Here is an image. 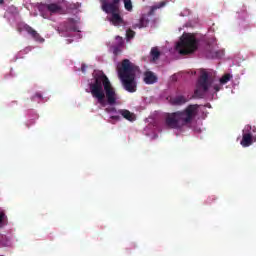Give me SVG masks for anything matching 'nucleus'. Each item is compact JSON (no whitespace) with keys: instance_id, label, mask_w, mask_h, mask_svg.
I'll return each instance as SVG.
<instances>
[{"instance_id":"nucleus-1","label":"nucleus","mask_w":256,"mask_h":256,"mask_svg":"<svg viewBox=\"0 0 256 256\" xmlns=\"http://www.w3.org/2000/svg\"><path fill=\"white\" fill-rule=\"evenodd\" d=\"M94 81L90 83V91L92 97L97 99L102 107H106L107 103L110 107H106V113H119L113 105L117 103L118 95L113 87L109 77L103 72L93 73ZM105 97L107 102L105 101Z\"/></svg>"},{"instance_id":"nucleus-2","label":"nucleus","mask_w":256,"mask_h":256,"mask_svg":"<svg viewBox=\"0 0 256 256\" xmlns=\"http://www.w3.org/2000/svg\"><path fill=\"white\" fill-rule=\"evenodd\" d=\"M199 105H188L183 111L167 113L165 115V125L168 129H182L186 125H191L197 117Z\"/></svg>"},{"instance_id":"nucleus-3","label":"nucleus","mask_w":256,"mask_h":256,"mask_svg":"<svg viewBox=\"0 0 256 256\" xmlns=\"http://www.w3.org/2000/svg\"><path fill=\"white\" fill-rule=\"evenodd\" d=\"M139 71V67L132 63L130 59H123L121 64L117 66L118 77L121 80L124 89L128 91V93H136V75Z\"/></svg>"},{"instance_id":"nucleus-4","label":"nucleus","mask_w":256,"mask_h":256,"mask_svg":"<svg viewBox=\"0 0 256 256\" xmlns=\"http://www.w3.org/2000/svg\"><path fill=\"white\" fill-rule=\"evenodd\" d=\"M120 2L121 0L102 1V10L106 13H111L110 21L113 25H123L125 23L120 13Z\"/></svg>"},{"instance_id":"nucleus-5","label":"nucleus","mask_w":256,"mask_h":256,"mask_svg":"<svg viewBox=\"0 0 256 256\" xmlns=\"http://www.w3.org/2000/svg\"><path fill=\"white\" fill-rule=\"evenodd\" d=\"M176 49L181 55H189V53H194L198 49V41L195 35L191 33H183L176 45Z\"/></svg>"},{"instance_id":"nucleus-6","label":"nucleus","mask_w":256,"mask_h":256,"mask_svg":"<svg viewBox=\"0 0 256 256\" xmlns=\"http://www.w3.org/2000/svg\"><path fill=\"white\" fill-rule=\"evenodd\" d=\"M211 85L212 81H210L208 71H206V69H201L194 91V97L202 99L205 96V93L209 91Z\"/></svg>"},{"instance_id":"nucleus-7","label":"nucleus","mask_w":256,"mask_h":256,"mask_svg":"<svg viewBox=\"0 0 256 256\" xmlns=\"http://www.w3.org/2000/svg\"><path fill=\"white\" fill-rule=\"evenodd\" d=\"M118 114L119 115H112L110 117V119H113L115 121H121V117L120 115L126 119L127 121H135L136 117L134 115V113H131V111H129L128 109H119L118 110Z\"/></svg>"},{"instance_id":"nucleus-8","label":"nucleus","mask_w":256,"mask_h":256,"mask_svg":"<svg viewBox=\"0 0 256 256\" xmlns=\"http://www.w3.org/2000/svg\"><path fill=\"white\" fill-rule=\"evenodd\" d=\"M24 29L25 31H27V33H29L33 37V39H35V41H40V42L45 41L44 37H41L40 33H38L36 29H33L31 25L25 24Z\"/></svg>"},{"instance_id":"nucleus-9","label":"nucleus","mask_w":256,"mask_h":256,"mask_svg":"<svg viewBox=\"0 0 256 256\" xmlns=\"http://www.w3.org/2000/svg\"><path fill=\"white\" fill-rule=\"evenodd\" d=\"M158 77L153 73V71H146L144 73V83L147 85H153V83H157Z\"/></svg>"},{"instance_id":"nucleus-10","label":"nucleus","mask_w":256,"mask_h":256,"mask_svg":"<svg viewBox=\"0 0 256 256\" xmlns=\"http://www.w3.org/2000/svg\"><path fill=\"white\" fill-rule=\"evenodd\" d=\"M252 143H253L252 133H246L245 131H243V137L241 140L242 147H250V145H252Z\"/></svg>"},{"instance_id":"nucleus-11","label":"nucleus","mask_w":256,"mask_h":256,"mask_svg":"<svg viewBox=\"0 0 256 256\" xmlns=\"http://www.w3.org/2000/svg\"><path fill=\"white\" fill-rule=\"evenodd\" d=\"M188 99L184 95H177L176 97H171L170 103L171 105H185Z\"/></svg>"},{"instance_id":"nucleus-12","label":"nucleus","mask_w":256,"mask_h":256,"mask_svg":"<svg viewBox=\"0 0 256 256\" xmlns=\"http://www.w3.org/2000/svg\"><path fill=\"white\" fill-rule=\"evenodd\" d=\"M150 56L152 57V61H157L161 57V51L158 47H152L150 50Z\"/></svg>"},{"instance_id":"nucleus-13","label":"nucleus","mask_w":256,"mask_h":256,"mask_svg":"<svg viewBox=\"0 0 256 256\" xmlns=\"http://www.w3.org/2000/svg\"><path fill=\"white\" fill-rule=\"evenodd\" d=\"M148 23H149V19H147V17L142 15V17H140L138 22L134 24V27H140V28L147 27Z\"/></svg>"},{"instance_id":"nucleus-14","label":"nucleus","mask_w":256,"mask_h":256,"mask_svg":"<svg viewBox=\"0 0 256 256\" xmlns=\"http://www.w3.org/2000/svg\"><path fill=\"white\" fill-rule=\"evenodd\" d=\"M47 9L48 11H51V13H56L57 11H60L61 7L58 3H48Z\"/></svg>"},{"instance_id":"nucleus-15","label":"nucleus","mask_w":256,"mask_h":256,"mask_svg":"<svg viewBox=\"0 0 256 256\" xmlns=\"http://www.w3.org/2000/svg\"><path fill=\"white\" fill-rule=\"evenodd\" d=\"M231 79H232V75L230 73H225V75H223L220 78V84L226 85V83H229V81H231Z\"/></svg>"},{"instance_id":"nucleus-16","label":"nucleus","mask_w":256,"mask_h":256,"mask_svg":"<svg viewBox=\"0 0 256 256\" xmlns=\"http://www.w3.org/2000/svg\"><path fill=\"white\" fill-rule=\"evenodd\" d=\"M124 7L125 9H127V11H132L133 9L132 0H124Z\"/></svg>"},{"instance_id":"nucleus-17","label":"nucleus","mask_w":256,"mask_h":256,"mask_svg":"<svg viewBox=\"0 0 256 256\" xmlns=\"http://www.w3.org/2000/svg\"><path fill=\"white\" fill-rule=\"evenodd\" d=\"M115 41L118 44L119 49H121V47H123V45H124L123 37H121L120 35H116Z\"/></svg>"},{"instance_id":"nucleus-18","label":"nucleus","mask_w":256,"mask_h":256,"mask_svg":"<svg viewBox=\"0 0 256 256\" xmlns=\"http://www.w3.org/2000/svg\"><path fill=\"white\" fill-rule=\"evenodd\" d=\"M120 51H121V49H120L117 41H115V44L113 45V53H114V55H119Z\"/></svg>"},{"instance_id":"nucleus-19","label":"nucleus","mask_w":256,"mask_h":256,"mask_svg":"<svg viewBox=\"0 0 256 256\" xmlns=\"http://www.w3.org/2000/svg\"><path fill=\"white\" fill-rule=\"evenodd\" d=\"M128 39H132L135 35V31H133V29H129L126 33Z\"/></svg>"},{"instance_id":"nucleus-20","label":"nucleus","mask_w":256,"mask_h":256,"mask_svg":"<svg viewBox=\"0 0 256 256\" xmlns=\"http://www.w3.org/2000/svg\"><path fill=\"white\" fill-rule=\"evenodd\" d=\"M86 69H87V65H85V63H83V64L81 65V71H82L83 73H85V72H86Z\"/></svg>"},{"instance_id":"nucleus-21","label":"nucleus","mask_w":256,"mask_h":256,"mask_svg":"<svg viewBox=\"0 0 256 256\" xmlns=\"http://www.w3.org/2000/svg\"><path fill=\"white\" fill-rule=\"evenodd\" d=\"M214 90L216 91V92H218V91H220L221 90V87H220V85H214Z\"/></svg>"},{"instance_id":"nucleus-22","label":"nucleus","mask_w":256,"mask_h":256,"mask_svg":"<svg viewBox=\"0 0 256 256\" xmlns=\"http://www.w3.org/2000/svg\"><path fill=\"white\" fill-rule=\"evenodd\" d=\"M4 216H5V214H3V213L0 214V224L3 222Z\"/></svg>"},{"instance_id":"nucleus-23","label":"nucleus","mask_w":256,"mask_h":256,"mask_svg":"<svg viewBox=\"0 0 256 256\" xmlns=\"http://www.w3.org/2000/svg\"><path fill=\"white\" fill-rule=\"evenodd\" d=\"M35 97H38L39 99H42L41 93H36Z\"/></svg>"},{"instance_id":"nucleus-24","label":"nucleus","mask_w":256,"mask_h":256,"mask_svg":"<svg viewBox=\"0 0 256 256\" xmlns=\"http://www.w3.org/2000/svg\"><path fill=\"white\" fill-rule=\"evenodd\" d=\"M216 57H221V55L218 51L216 52Z\"/></svg>"},{"instance_id":"nucleus-25","label":"nucleus","mask_w":256,"mask_h":256,"mask_svg":"<svg viewBox=\"0 0 256 256\" xmlns=\"http://www.w3.org/2000/svg\"><path fill=\"white\" fill-rule=\"evenodd\" d=\"M0 3H4V0H0Z\"/></svg>"}]
</instances>
